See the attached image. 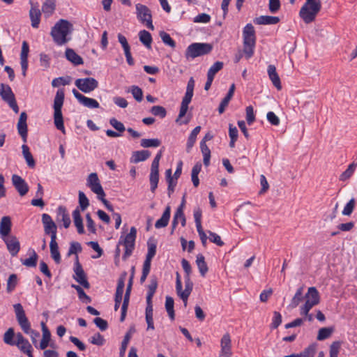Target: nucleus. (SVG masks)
<instances>
[{
    "label": "nucleus",
    "instance_id": "nucleus-1",
    "mask_svg": "<svg viewBox=\"0 0 357 357\" xmlns=\"http://www.w3.org/2000/svg\"><path fill=\"white\" fill-rule=\"evenodd\" d=\"M137 236V229L135 227L130 228V232L126 236H121L115 250V263L117 264V260L120 257V245H123L125 252L122 257L123 260H126L132 253L135 248V243Z\"/></svg>",
    "mask_w": 357,
    "mask_h": 357
},
{
    "label": "nucleus",
    "instance_id": "nucleus-2",
    "mask_svg": "<svg viewBox=\"0 0 357 357\" xmlns=\"http://www.w3.org/2000/svg\"><path fill=\"white\" fill-rule=\"evenodd\" d=\"M72 29L71 23L66 20L61 19L52 28L50 34L55 43L62 45L68 41L67 36L71 32Z\"/></svg>",
    "mask_w": 357,
    "mask_h": 357
},
{
    "label": "nucleus",
    "instance_id": "nucleus-3",
    "mask_svg": "<svg viewBox=\"0 0 357 357\" xmlns=\"http://www.w3.org/2000/svg\"><path fill=\"white\" fill-rule=\"evenodd\" d=\"M17 321L20 326L22 330L26 333L30 335L31 341L33 344L37 343V337L40 336V333L38 331L32 330L31 328L30 323L25 314V312L23 309L22 305L20 303H17L13 305Z\"/></svg>",
    "mask_w": 357,
    "mask_h": 357
},
{
    "label": "nucleus",
    "instance_id": "nucleus-4",
    "mask_svg": "<svg viewBox=\"0 0 357 357\" xmlns=\"http://www.w3.org/2000/svg\"><path fill=\"white\" fill-rule=\"evenodd\" d=\"M321 9V0H305L301 7L299 15L306 24L313 22Z\"/></svg>",
    "mask_w": 357,
    "mask_h": 357
},
{
    "label": "nucleus",
    "instance_id": "nucleus-5",
    "mask_svg": "<svg viewBox=\"0 0 357 357\" xmlns=\"http://www.w3.org/2000/svg\"><path fill=\"white\" fill-rule=\"evenodd\" d=\"M64 89H59L57 90L54 99V122L56 128L61 130L63 133L65 132V128L63 125V119L61 112V108L64 102Z\"/></svg>",
    "mask_w": 357,
    "mask_h": 357
},
{
    "label": "nucleus",
    "instance_id": "nucleus-6",
    "mask_svg": "<svg viewBox=\"0 0 357 357\" xmlns=\"http://www.w3.org/2000/svg\"><path fill=\"white\" fill-rule=\"evenodd\" d=\"M243 54L247 59L251 58L254 54L255 46V31L251 24H248L243 29Z\"/></svg>",
    "mask_w": 357,
    "mask_h": 357
},
{
    "label": "nucleus",
    "instance_id": "nucleus-7",
    "mask_svg": "<svg viewBox=\"0 0 357 357\" xmlns=\"http://www.w3.org/2000/svg\"><path fill=\"white\" fill-rule=\"evenodd\" d=\"M213 50V45L209 43H194L190 45L185 53L187 59H195L207 54Z\"/></svg>",
    "mask_w": 357,
    "mask_h": 357
},
{
    "label": "nucleus",
    "instance_id": "nucleus-8",
    "mask_svg": "<svg viewBox=\"0 0 357 357\" xmlns=\"http://www.w3.org/2000/svg\"><path fill=\"white\" fill-rule=\"evenodd\" d=\"M0 96L2 100L8 103L9 107L16 114L19 112V107L17 104L15 96L10 86L8 84H0Z\"/></svg>",
    "mask_w": 357,
    "mask_h": 357
},
{
    "label": "nucleus",
    "instance_id": "nucleus-9",
    "mask_svg": "<svg viewBox=\"0 0 357 357\" xmlns=\"http://www.w3.org/2000/svg\"><path fill=\"white\" fill-rule=\"evenodd\" d=\"M162 155V151L160 150L155 156L151 167V173L149 176L151 190L154 192L158 187L159 181V162Z\"/></svg>",
    "mask_w": 357,
    "mask_h": 357
},
{
    "label": "nucleus",
    "instance_id": "nucleus-10",
    "mask_svg": "<svg viewBox=\"0 0 357 357\" xmlns=\"http://www.w3.org/2000/svg\"><path fill=\"white\" fill-rule=\"evenodd\" d=\"M305 298V302L301 307H303V312L307 313V311H310L314 306L319 303V293L316 287H309Z\"/></svg>",
    "mask_w": 357,
    "mask_h": 357
},
{
    "label": "nucleus",
    "instance_id": "nucleus-11",
    "mask_svg": "<svg viewBox=\"0 0 357 357\" xmlns=\"http://www.w3.org/2000/svg\"><path fill=\"white\" fill-rule=\"evenodd\" d=\"M136 10L139 20L142 23H146L147 28L153 30L154 26L152 23V15L150 9L145 5L137 3L136 4Z\"/></svg>",
    "mask_w": 357,
    "mask_h": 357
},
{
    "label": "nucleus",
    "instance_id": "nucleus-12",
    "mask_svg": "<svg viewBox=\"0 0 357 357\" xmlns=\"http://www.w3.org/2000/svg\"><path fill=\"white\" fill-rule=\"evenodd\" d=\"M75 86L82 92L89 93L98 86V81L93 77L79 78L75 80Z\"/></svg>",
    "mask_w": 357,
    "mask_h": 357
},
{
    "label": "nucleus",
    "instance_id": "nucleus-13",
    "mask_svg": "<svg viewBox=\"0 0 357 357\" xmlns=\"http://www.w3.org/2000/svg\"><path fill=\"white\" fill-rule=\"evenodd\" d=\"M86 184L91 191L97 195V197H105V193L100 184L98 174L96 173H91L87 178Z\"/></svg>",
    "mask_w": 357,
    "mask_h": 357
},
{
    "label": "nucleus",
    "instance_id": "nucleus-14",
    "mask_svg": "<svg viewBox=\"0 0 357 357\" xmlns=\"http://www.w3.org/2000/svg\"><path fill=\"white\" fill-rule=\"evenodd\" d=\"M75 275L73 278L82 286L86 289L90 287V284L86 280V274L78 261V257H76L75 266L74 268Z\"/></svg>",
    "mask_w": 357,
    "mask_h": 357
},
{
    "label": "nucleus",
    "instance_id": "nucleus-15",
    "mask_svg": "<svg viewBox=\"0 0 357 357\" xmlns=\"http://www.w3.org/2000/svg\"><path fill=\"white\" fill-rule=\"evenodd\" d=\"M72 92L79 102L84 106L90 109L98 108L100 107V105L96 100L84 96L75 89H73Z\"/></svg>",
    "mask_w": 357,
    "mask_h": 357
},
{
    "label": "nucleus",
    "instance_id": "nucleus-16",
    "mask_svg": "<svg viewBox=\"0 0 357 357\" xmlns=\"http://www.w3.org/2000/svg\"><path fill=\"white\" fill-rule=\"evenodd\" d=\"M29 3L31 4L29 17L31 26L33 28L37 29L38 28L40 22L41 12L39 9V5L38 3H33L31 0L29 1Z\"/></svg>",
    "mask_w": 357,
    "mask_h": 357
},
{
    "label": "nucleus",
    "instance_id": "nucleus-17",
    "mask_svg": "<svg viewBox=\"0 0 357 357\" xmlns=\"http://www.w3.org/2000/svg\"><path fill=\"white\" fill-rule=\"evenodd\" d=\"M12 183L20 196H24L29 192V185L24 178L17 174L12 176Z\"/></svg>",
    "mask_w": 357,
    "mask_h": 357
},
{
    "label": "nucleus",
    "instance_id": "nucleus-18",
    "mask_svg": "<svg viewBox=\"0 0 357 357\" xmlns=\"http://www.w3.org/2000/svg\"><path fill=\"white\" fill-rule=\"evenodd\" d=\"M6 245L7 249L12 256H16L20 250V243L15 236H8L2 238Z\"/></svg>",
    "mask_w": 357,
    "mask_h": 357
},
{
    "label": "nucleus",
    "instance_id": "nucleus-19",
    "mask_svg": "<svg viewBox=\"0 0 357 357\" xmlns=\"http://www.w3.org/2000/svg\"><path fill=\"white\" fill-rule=\"evenodd\" d=\"M17 342L15 344L24 354H27L29 357H33L31 353L32 347L29 341L25 339L23 335L18 333L16 335Z\"/></svg>",
    "mask_w": 357,
    "mask_h": 357
},
{
    "label": "nucleus",
    "instance_id": "nucleus-20",
    "mask_svg": "<svg viewBox=\"0 0 357 357\" xmlns=\"http://www.w3.org/2000/svg\"><path fill=\"white\" fill-rule=\"evenodd\" d=\"M27 115L25 112L20 114L17 128L19 135L21 136L23 142H26L27 139V124H26Z\"/></svg>",
    "mask_w": 357,
    "mask_h": 357
},
{
    "label": "nucleus",
    "instance_id": "nucleus-21",
    "mask_svg": "<svg viewBox=\"0 0 357 357\" xmlns=\"http://www.w3.org/2000/svg\"><path fill=\"white\" fill-rule=\"evenodd\" d=\"M231 337L229 333H225L220 341L221 354L220 356L231 357L232 353L231 350Z\"/></svg>",
    "mask_w": 357,
    "mask_h": 357
},
{
    "label": "nucleus",
    "instance_id": "nucleus-22",
    "mask_svg": "<svg viewBox=\"0 0 357 357\" xmlns=\"http://www.w3.org/2000/svg\"><path fill=\"white\" fill-rule=\"evenodd\" d=\"M12 228V222L10 216H3L0 221V236L4 238L9 236Z\"/></svg>",
    "mask_w": 357,
    "mask_h": 357
},
{
    "label": "nucleus",
    "instance_id": "nucleus-23",
    "mask_svg": "<svg viewBox=\"0 0 357 357\" xmlns=\"http://www.w3.org/2000/svg\"><path fill=\"white\" fill-rule=\"evenodd\" d=\"M56 221L62 222L65 228L70 227L71 220L65 206H60L58 207Z\"/></svg>",
    "mask_w": 357,
    "mask_h": 357
},
{
    "label": "nucleus",
    "instance_id": "nucleus-24",
    "mask_svg": "<svg viewBox=\"0 0 357 357\" xmlns=\"http://www.w3.org/2000/svg\"><path fill=\"white\" fill-rule=\"evenodd\" d=\"M267 73L270 80L272 82L273 86L278 89L281 90L282 85L280 77L276 71V68L274 65H269L267 68Z\"/></svg>",
    "mask_w": 357,
    "mask_h": 357
},
{
    "label": "nucleus",
    "instance_id": "nucleus-25",
    "mask_svg": "<svg viewBox=\"0 0 357 357\" xmlns=\"http://www.w3.org/2000/svg\"><path fill=\"white\" fill-rule=\"evenodd\" d=\"M151 156V152L147 150L134 151L130 158V162L138 163L144 161Z\"/></svg>",
    "mask_w": 357,
    "mask_h": 357
},
{
    "label": "nucleus",
    "instance_id": "nucleus-26",
    "mask_svg": "<svg viewBox=\"0 0 357 357\" xmlns=\"http://www.w3.org/2000/svg\"><path fill=\"white\" fill-rule=\"evenodd\" d=\"M170 214H171V208L169 206H167L166 207L165 211L163 212L162 217L155 222V228L160 229V228L165 227L169 223V218H170Z\"/></svg>",
    "mask_w": 357,
    "mask_h": 357
},
{
    "label": "nucleus",
    "instance_id": "nucleus-27",
    "mask_svg": "<svg viewBox=\"0 0 357 357\" xmlns=\"http://www.w3.org/2000/svg\"><path fill=\"white\" fill-rule=\"evenodd\" d=\"M66 59L75 66L83 64L82 58L79 56L73 49L67 48L66 50Z\"/></svg>",
    "mask_w": 357,
    "mask_h": 357
},
{
    "label": "nucleus",
    "instance_id": "nucleus-28",
    "mask_svg": "<svg viewBox=\"0 0 357 357\" xmlns=\"http://www.w3.org/2000/svg\"><path fill=\"white\" fill-rule=\"evenodd\" d=\"M73 218L75 226L77 227V232L79 234H82L84 233V229L83 225L82 218L80 215V211L78 208H77L73 212Z\"/></svg>",
    "mask_w": 357,
    "mask_h": 357
},
{
    "label": "nucleus",
    "instance_id": "nucleus-29",
    "mask_svg": "<svg viewBox=\"0 0 357 357\" xmlns=\"http://www.w3.org/2000/svg\"><path fill=\"white\" fill-rule=\"evenodd\" d=\"M280 22V18L276 16L261 15L255 20L257 24H276Z\"/></svg>",
    "mask_w": 357,
    "mask_h": 357
},
{
    "label": "nucleus",
    "instance_id": "nucleus-30",
    "mask_svg": "<svg viewBox=\"0 0 357 357\" xmlns=\"http://www.w3.org/2000/svg\"><path fill=\"white\" fill-rule=\"evenodd\" d=\"M316 353V345L310 344L300 354H293L284 356V357H314Z\"/></svg>",
    "mask_w": 357,
    "mask_h": 357
},
{
    "label": "nucleus",
    "instance_id": "nucleus-31",
    "mask_svg": "<svg viewBox=\"0 0 357 357\" xmlns=\"http://www.w3.org/2000/svg\"><path fill=\"white\" fill-rule=\"evenodd\" d=\"M193 284L190 280V278L189 276H185V290L181 295V299L183 301L184 306L185 307L188 303V298L192 290Z\"/></svg>",
    "mask_w": 357,
    "mask_h": 357
},
{
    "label": "nucleus",
    "instance_id": "nucleus-32",
    "mask_svg": "<svg viewBox=\"0 0 357 357\" xmlns=\"http://www.w3.org/2000/svg\"><path fill=\"white\" fill-rule=\"evenodd\" d=\"M50 254L52 258L54 260L56 264H59L61 261V255L59 251V246L56 241V239H52L50 243Z\"/></svg>",
    "mask_w": 357,
    "mask_h": 357
},
{
    "label": "nucleus",
    "instance_id": "nucleus-33",
    "mask_svg": "<svg viewBox=\"0 0 357 357\" xmlns=\"http://www.w3.org/2000/svg\"><path fill=\"white\" fill-rule=\"evenodd\" d=\"M42 331H43V338L41 340V342L40 343V348L41 349H45L47 347L49 344V342L50 340L51 334L49 331L48 328H47L45 323L42 322Z\"/></svg>",
    "mask_w": 357,
    "mask_h": 357
},
{
    "label": "nucleus",
    "instance_id": "nucleus-34",
    "mask_svg": "<svg viewBox=\"0 0 357 357\" xmlns=\"http://www.w3.org/2000/svg\"><path fill=\"white\" fill-rule=\"evenodd\" d=\"M200 130L201 126H198L195 127L191 132L186 144V151L188 153H189L191 151L192 146H194L196 142L197 136L199 133Z\"/></svg>",
    "mask_w": 357,
    "mask_h": 357
},
{
    "label": "nucleus",
    "instance_id": "nucleus-35",
    "mask_svg": "<svg viewBox=\"0 0 357 357\" xmlns=\"http://www.w3.org/2000/svg\"><path fill=\"white\" fill-rule=\"evenodd\" d=\"M196 264L198 267L199 271L202 277H204L208 271L207 264L205 261V258L203 255L199 254L197 256Z\"/></svg>",
    "mask_w": 357,
    "mask_h": 357
},
{
    "label": "nucleus",
    "instance_id": "nucleus-36",
    "mask_svg": "<svg viewBox=\"0 0 357 357\" xmlns=\"http://www.w3.org/2000/svg\"><path fill=\"white\" fill-rule=\"evenodd\" d=\"M22 149L23 156L26 162L27 165L31 168H33L36 165V162L33 158L32 154L31 153V152L29 151V146L26 144H23L22 146Z\"/></svg>",
    "mask_w": 357,
    "mask_h": 357
},
{
    "label": "nucleus",
    "instance_id": "nucleus-37",
    "mask_svg": "<svg viewBox=\"0 0 357 357\" xmlns=\"http://www.w3.org/2000/svg\"><path fill=\"white\" fill-rule=\"evenodd\" d=\"M191 100H192V98L185 97V96H184L183 98L181 104L179 114L178 116V118L176 120V122H178L181 118L185 116V115L186 114V113L188 112V105L190 103Z\"/></svg>",
    "mask_w": 357,
    "mask_h": 357
},
{
    "label": "nucleus",
    "instance_id": "nucleus-38",
    "mask_svg": "<svg viewBox=\"0 0 357 357\" xmlns=\"http://www.w3.org/2000/svg\"><path fill=\"white\" fill-rule=\"evenodd\" d=\"M303 299V287H301L292 298L289 307L291 309L296 307Z\"/></svg>",
    "mask_w": 357,
    "mask_h": 357
},
{
    "label": "nucleus",
    "instance_id": "nucleus-39",
    "mask_svg": "<svg viewBox=\"0 0 357 357\" xmlns=\"http://www.w3.org/2000/svg\"><path fill=\"white\" fill-rule=\"evenodd\" d=\"M139 37L140 42L147 48L150 49L151 47L152 37L149 31L146 30L140 31L139 33Z\"/></svg>",
    "mask_w": 357,
    "mask_h": 357
},
{
    "label": "nucleus",
    "instance_id": "nucleus-40",
    "mask_svg": "<svg viewBox=\"0 0 357 357\" xmlns=\"http://www.w3.org/2000/svg\"><path fill=\"white\" fill-rule=\"evenodd\" d=\"M55 10V3L52 0H46L42 6V11L45 17L50 16Z\"/></svg>",
    "mask_w": 357,
    "mask_h": 357
},
{
    "label": "nucleus",
    "instance_id": "nucleus-41",
    "mask_svg": "<svg viewBox=\"0 0 357 357\" xmlns=\"http://www.w3.org/2000/svg\"><path fill=\"white\" fill-rule=\"evenodd\" d=\"M174 304V299L171 296H166L165 309L167 312V314H168L169 318L172 320H174V319H175Z\"/></svg>",
    "mask_w": 357,
    "mask_h": 357
},
{
    "label": "nucleus",
    "instance_id": "nucleus-42",
    "mask_svg": "<svg viewBox=\"0 0 357 357\" xmlns=\"http://www.w3.org/2000/svg\"><path fill=\"white\" fill-rule=\"evenodd\" d=\"M334 329L333 328L324 327L321 328L318 331L317 339L319 341L324 340L332 335Z\"/></svg>",
    "mask_w": 357,
    "mask_h": 357
},
{
    "label": "nucleus",
    "instance_id": "nucleus-43",
    "mask_svg": "<svg viewBox=\"0 0 357 357\" xmlns=\"http://www.w3.org/2000/svg\"><path fill=\"white\" fill-rule=\"evenodd\" d=\"M161 142L160 139H142L140 142L141 146L144 148L149 147H158L160 146Z\"/></svg>",
    "mask_w": 357,
    "mask_h": 357
},
{
    "label": "nucleus",
    "instance_id": "nucleus-44",
    "mask_svg": "<svg viewBox=\"0 0 357 357\" xmlns=\"http://www.w3.org/2000/svg\"><path fill=\"white\" fill-rule=\"evenodd\" d=\"M356 167L357 164L355 162L350 164L347 169L340 175V180L344 181L349 179L353 175Z\"/></svg>",
    "mask_w": 357,
    "mask_h": 357
},
{
    "label": "nucleus",
    "instance_id": "nucleus-45",
    "mask_svg": "<svg viewBox=\"0 0 357 357\" xmlns=\"http://www.w3.org/2000/svg\"><path fill=\"white\" fill-rule=\"evenodd\" d=\"M156 253V245L155 244L148 245V252L146 256V259L144 264L151 266V260L154 257Z\"/></svg>",
    "mask_w": 357,
    "mask_h": 357
},
{
    "label": "nucleus",
    "instance_id": "nucleus-46",
    "mask_svg": "<svg viewBox=\"0 0 357 357\" xmlns=\"http://www.w3.org/2000/svg\"><path fill=\"white\" fill-rule=\"evenodd\" d=\"M128 92H130L133 96V98L137 101L141 102L143 99V91L142 90L137 86H131L130 88L128 90Z\"/></svg>",
    "mask_w": 357,
    "mask_h": 357
},
{
    "label": "nucleus",
    "instance_id": "nucleus-47",
    "mask_svg": "<svg viewBox=\"0 0 357 357\" xmlns=\"http://www.w3.org/2000/svg\"><path fill=\"white\" fill-rule=\"evenodd\" d=\"M17 284V277L15 274H11L6 284V291L8 293L12 292L16 287Z\"/></svg>",
    "mask_w": 357,
    "mask_h": 357
},
{
    "label": "nucleus",
    "instance_id": "nucleus-48",
    "mask_svg": "<svg viewBox=\"0 0 357 357\" xmlns=\"http://www.w3.org/2000/svg\"><path fill=\"white\" fill-rule=\"evenodd\" d=\"M160 37L162 40V41L167 45L174 48L176 47V43L175 41L171 38L170 35L165 31H160Z\"/></svg>",
    "mask_w": 357,
    "mask_h": 357
},
{
    "label": "nucleus",
    "instance_id": "nucleus-49",
    "mask_svg": "<svg viewBox=\"0 0 357 357\" xmlns=\"http://www.w3.org/2000/svg\"><path fill=\"white\" fill-rule=\"evenodd\" d=\"M341 347V342L340 341L333 342L330 346L329 357H338Z\"/></svg>",
    "mask_w": 357,
    "mask_h": 357
},
{
    "label": "nucleus",
    "instance_id": "nucleus-50",
    "mask_svg": "<svg viewBox=\"0 0 357 357\" xmlns=\"http://www.w3.org/2000/svg\"><path fill=\"white\" fill-rule=\"evenodd\" d=\"M38 255L34 250L32 255L22 261V264L27 267H35L37 264Z\"/></svg>",
    "mask_w": 357,
    "mask_h": 357
},
{
    "label": "nucleus",
    "instance_id": "nucleus-51",
    "mask_svg": "<svg viewBox=\"0 0 357 357\" xmlns=\"http://www.w3.org/2000/svg\"><path fill=\"white\" fill-rule=\"evenodd\" d=\"M151 112L154 116H160L162 119L165 118L167 114L165 108L160 105L153 106L151 109Z\"/></svg>",
    "mask_w": 357,
    "mask_h": 357
},
{
    "label": "nucleus",
    "instance_id": "nucleus-52",
    "mask_svg": "<svg viewBox=\"0 0 357 357\" xmlns=\"http://www.w3.org/2000/svg\"><path fill=\"white\" fill-rule=\"evenodd\" d=\"M44 230L46 234L50 235L51 240L56 239V225L55 223L44 225Z\"/></svg>",
    "mask_w": 357,
    "mask_h": 357
},
{
    "label": "nucleus",
    "instance_id": "nucleus-53",
    "mask_svg": "<svg viewBox=\"0 0 357 357\" xmlns=\"http://www.w3.org/2000/svg\"><path fill=\"white\" fill-rule=\"evenodd\" d=\"M15 335L14 330L13 328H9L7 331L4 333L3 341L5 343L9 345H14L15 342L13 341V338Z\"/></svg>",
    "mask_w": 357,
    "mask_h": 357
},
{
    "label": "nucleus",
    "instance_id": "nucleus-54",
    "mask_svg": "<svg viewBox=\"0 0 357 357\" xmlns=\"http://www.w3.org/2000/svg\"><path fill=\"white\" fill-rule=\"evenodd\" d=\"M354 207H355V199H354V198H352L345 205V206L342 212V215L349 216L354 211Z\"/></svg>",
    "mask_w": 357,
    "mask_h": 357
},
{
    "label": "nucleus",
    "instance_id": "nucleus-55",
    "mask_svg": "<svg viewBox=\"0 0 357 357\" xmlns=\"http://www.w3.org/2000/svg\"><path fill=\"white\" fill-rule=\"evenodd\" d=\"M89 341L93 344L102 346L105 344V340L102 335L99 333H96L90 338Z\"/></svg>",
    "mask_w": 357,
    "mask_h": 357
},
{
    "label": "nucleus",
    "instance_id": "nucleus-56",
    "mask_svg": "<svg viewBox=\"0 0 357 357\" xmlns=\"http://www.w3.org/2000/svg\"><path fill=\"white\" fill-rule=\"evenodd\" d=\"M79 204L82 211H84L89 205L88 198L82 191L79 192Z\"/></svg>",
    "mask_w": 357,
    "mask_h": 357
},
{
    "label": "nucleus",
    "instance_id": "nucleus-57",
    "mask_svg": "<svg viewBox=\"0 0 357 357\" xmlns=\"http://www.w3.org/2000/svg\"><path fill=\"white\" fill-rule=\"evenodd\" d=\"M131 338V336L129 333H127L124 336V338L121 342V346L120 348V357H123L128 344V342Z\"/></svg>",
    "mask_w": 357,
    "mask_h": 357
},
{
    "label": "nucleus",
    "instance_id": "nucleus-58",
    "mask_svg": "<svg viewBox=\"0 0 357 357\" xmlns=\"http://www.w3.org/2000/svg\"><path fill=\"white\" fill-rule=\"evenodd\" d=\"M110 125L119 132H123L126 130V128L123 123L119 121L115 118H112L109 120Z\"/></svg>",
    "mask_w": 357,
    "mask_h": 357
},
{
    "label": "nucleus",
    "instance_id": "nucleus-59",
    "mask_svg": "<svg viewBox=\"0 0 357 357\" xmlns=\"http://www.w3.org/2000/svg\"><path fill=\"white\" fill-rule=\"evenodd\" d=\"M194 87H195V80H194L193 77H190L188 82L186 91H185L184 96L190 97V98H192Z\"/></svg>",
    "mask_w": 357,
    "mask_h": 357
},
{
    "label": "nucleus",
    "instance_id": "nucleus-60",
    "mask_svg": "<svg viewBox=\"0 0 357 357\" xmlns=\"http://www.w3.org/2000/svg\"><path fill=\"white\" fill-rule=\"evenodd\" d=\"M70 83V79L69 78H65L63 77L55 78L52 82V86L53 87H58L60 85H68Z\"/></svg>",
    "mask_w": 357,
    "mask_h": 357
},
{
    "label": "nucleus",
    "instance_id": "nucleus-61",
    "mask_svg": "<svg viewBox=\"0 0 357 357\" xmlns=\"http://www.w3.org/2000/svg\"><path fill=\"white\" fill-rule=\"evenodd\" d=\"M246 121L249 125H251L255 121L254 109L252 106H248L245 109Z\"/></svg>",
    "mask_w": 357,
    "mask_h": 357
},
{
    "label": "nucleus",
    "instance_id": "nucleus-62",
    "mask_svg": "<svg viewBox=\"0 0 357 357\" xmlns=\"http://www.w3.org/2000/svg\"><path fill=\"white\" fill-rule=\"evenodd\" d=\"M93 322L96 326L98 327L102 331H106L108 328V324L107 321L100 317L95 318L93 319Z\"/></svg>",
    "mask_w": 357,
    "mask_h": 357
},
{
    "label": "nucleus",
    "instance_id": "nucleus-63",
    "mask_svg": "<svg viewBox=\"0 0 357 357\" xmlns=\"http://www.w3.org/2000/svg\"><path fill=\"white\" fill-rule=\"evenodd\" d=\"M82 251L81 244L78 242H72L70 245L69 250L68 252V255L77 254Z\"/></svg>",
    "mask_w": 357,
    "mask_h": 357
},
{
    "label": "nucleus",
    "instance_id": "nucleus-64",
    "mask_svg": "<svg viewBox=\"0 0 357 357\" xmlns=\"http://www.w3.org/2000/svg\"><path fill=\"white\" fill-rule=\"evenodd\" d=\"M266 118L268 122L273 126H278L280 124V119L273 112H268Z\"/></svg>",
    "mask_w": 357,
    "mask_h": 357
}]
</instances>
